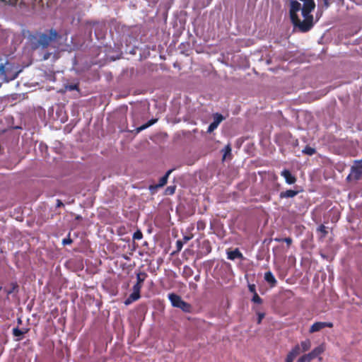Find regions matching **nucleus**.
Here are the masks:
<instances>
[{"label": "nucleus", "mask_w": 362, "mask_h": 362, "mask_svg": "<svg viewBox=\"0 0 362 362\" xmlns=\"http://www.w3.org/2000/svg\"><path fill=\"white\" fill-rule=\"evenodd\" d=\"M315 8L313 0H305L303 6L295 0L290 1V16L295 27L301 32H307L313 25V18L310 14Z\"/></svg>", "instance_id": "nucleus-1"}, {"label": "nucleus", "mask_w": 362, "mask_h": 362, "mask_svg": "<svg viewBox=\"0 0 362 362\" xmlns=\"http://www.w3.org/2000/svg\"><path fill=\"white\" fill-rule=\"evenodd\" d=\"M168 299L173 307L180 308L185 313H189L191 311V305L184 301L180 296L175 293H170L168 294Z\"/></svg>", "instance_id": "nucleus-2"}, {"label": "nucleus", "mask_w": 362, "mask_h": 362, "mask_svg": "<svg viewBox=\"0 0 362 362\" xmlns=\"http://www.w3.org/2000/svg\"><path fill=\"white\" fill-rule=\"evenodd\" d=\"M57 37V33L56 30L51 29L49 30V35L47 34H42L39 36L38 43L43 48L48 46L49 42L54 40Z\"/></svg>", "instance_id": "nucleus-3"}, {"label": "nucleus", "mask_w": 362, "mask_h": 362, "mask_svg": "<svg viewBox=\"0 0 362 362\" xmlns=\"http://www.w3.org/2000/svg\"><path fill=\"white\" fill-rule=\"evenodd\" d=\"M362 174V160L355 161V165L351 167V173L348 176V179L353 177L354 179L358 180Z\"/></svg>", "instance_id": "nucleus-4"}, {"label": "nucleus", "mask_w": 362, "mask_h": 362, "mask_svg": "<svg viewBox=\"0 0 362 362\" xmlns=\"http://www.w3.org/2000/svg\"><path fill=\"white\" fill-rule=\"evenodd\" d=\"M334 325L330 322H316L313 325H311L309 329L310 333H315L320 331L325 327H333Z\"/></svg>", "instance_id": "nucleus-5"}, {"label": "nucleus", "mask_w": 362, "mask_h": 362, "mask_svg": "<svg viewBox=\"0 0 362 362\" xmlns=\"http://www.w3.org/2000/svg\"><path fill=\"white\" fill-rule=\"evenodd\" d=\"M173 171V169H170L168 170L166 173L165 174L164 176H163L158 183L157 185H150L149 187V189L152 192H154L159 187H163L164 185H166L167 182H168V179L170 176V175L172 173V172Z\"/></svg>", "instance_id": "nucleus-6"}, {"label": "nucleus", "mask_w": 362, "mask_h": 362, "mask_svg": "<svg viewBox=\"0 0 362 362\" xmlns=\"http://www.w3.org/2000/svg\"><path fill=\"white\" fill-rule=\"evenodd\" d=\"M223 117L222 115L216 113L214 115V121L209 124L207 132L209 133L212 132L214 130H215L219 124L223 121Z\"/></svg>", "instance_id": "nucleus-7"}, {"label": "nucleus", "mask_w": 362, "mask_h": 362, "mask_svg": "<svg viewBox=\"0 0 362 362\" xmlns=\"http://www.w3.org/2000/svg\"><path fill=\"white\" fill-rule=\"evenodd\" d=\"M10 66V64L6 62L5 65H0V78H4L6 81L14 79L17 76V74H15V75L10 76L7 73V69Z\"/></svg>", "instance_id": "nucleus-8"}, {"label": "nucleus", "mask_w": 362, "mask_h": 362, "mask_svg": "<svg viewBox=\"0 0 362 362\" xmlns=\"http://www.w3.org/2000/svg\"><path fill=\"white\" fill-rule=\"evenodd\" d=\"M227 258L230 260H235L236 259H243L244 257L238 248L232 251H227Z\"/></svg>", "instance_id": "nucleus-9"}, {"label": "nucleus", "mask_w": 362, "mask_h": 362, "mask_svg": "<svg viewBox=\"0 0 362 362\" xmlns=\"http://www.w3.org/2000/svg\"><path fill=\"white\" fill-rule=\"evenodd\" d=\"M281 175L284 177L286 182L288 185L294 184L296 181L295 176H293L288 170H284L281 171Z\"/></svg>", "instance_id": "nucleus-10"}, {"label": "nucleus", "mask_w": 362, "mask_h": 362, "mask_svg": "<svg viewBox=\"0 0 362 362\" xmlns=\"http://www.w3.org/2000/svg\"><path fill=\"white\" fill-rule=\"evenodd\" d=\"M325 351V346L324 344L319 345L318 346L313 349L309 354L311 356V358L314 359L320 356Z\"/></svg>", "instance_id": "nucleus-11"}, {"label": "nucleus", "mask_w": 362, "mask_h": 362, "mask_svg": "<svg viewBox=\"0 0 362 362\" xmlns=\"http://www.w3.org/2000/svg\"><path fill=\"white\" fill-rule=\"evenodd\" d=\"M264 280L269 284L272 287H274L276 284V280L270 271L265 272Z\"/></svg>", "instance_id": "nucleus-12"}, {"label": "nucleus", "mask_w": 362, "mask_h": 362, "mask_svg": "<svg viewBox=\"0 0 362 362\" xmlns=\"http://www.w3.org/2000/svg\"><path fill=\"white\" fill-rule=\"evenodd\" d=\"M140 298V294L132 291V293L129 296V297L125 299L124 303L126 305H129L132 304L133 302L139 300Z\"/></svg>", "instance_id": "nucleus-13"}, {"label": "nucleus", "mask_w": 362, "mask_h": 362, "mask_svg": "<svg viewBox=\"0 0 362 362\" xmlns=\"http://www.w3.org/2000/svg\"><path fill=\"white\" fill-rule=\"evenodd\" d=\"M298 192L292 190V189H288L285 192H281L280 193V197L281 198H292L294 197L298 194Z\"/></svg>", "instance_id": "nucleus-14"}, {"label": "nucleus", "mask_w": 362, "mask_h": 362, "mask_svg": "<svg viewBox=\"0 0 362 362\" xmlns=\"http://www.w3.org/2000/svg\"><path fill=\"white\" fill-rule=\"evenodd\" d=\"M299 345L302 352L307 351L311 347V341L309 339H306L302 341Z\"/></svg>", "instance_id": "nucleus-15"}, {"label": "nucleus", "mask_w": 362, "mask_h": 362, "mask_svg": "<svg viewBox=\"0 0 362 362\" xmlns=\"http://www.w3.org/2000/svg\"><path fill=\"white\" fill-rule=\"evenodd\" d=\"M157 122V119H150L148 122H146V124L141 125V127L136 128V132L139 133L144 129H146V128L149 127L150 126L153 125V124H155L156 122Z\"/></svg>", "instance_id": "nucleus-16"}, {"label": "nucleus", "mask_w": 362, "mask_h": 362, "mask_svg": "<svg viewBox=\"0 0 362 362\" xmlns=\"http://www.w3.org/2000/svg\"><path fill=\"white\" fill-rule=\"evenodd\" d=\"M147 274L144 272H140L136 274V283L142 285L147 277Z\"/></svg>", "instance_id": "nucleus-17"}, {"label": "nucleus", "mask_w": 362, "mask_h": 362, "mask_svg": "<svg viewBox=\"0 0 362 362\" xmlns=\"http://www.w3.org/2000/svg\"><path fill=\"white\" fill-rule=\"evenodd\" d=\"M310 356L309 353L304 354L298 359V362H310L313 360Z\"/></svg>", "instance_id": "nucleus-18"}, {"label": "nucleus", "mask_w": 362, "mask_h": 362, "mask_svg": "<svg viewBox=\"0 0 362 362\" xmlns=\"http://www.w3.org/2000/svg\"><path fill=\"white\" fill-rule=\"evenodd\" d=\"M301 350L299 344H296L292 349L289 351L291 354L295 356L296 357L300 354Z\"/></svg>", "instance_id": "nucleus-19"}, {"label": "nucleus", "mask_w": 362, "mask_h": 362, "mask_svg": "<svg viewBox=\"0 0 362 362\" xmlns=\"http://www.w3.org/2000/svg\"><path fill=\"white\" fill-rule=\"evenodd\" d=\"M302 152L305 154H307V155H309V156H313L315 153V149L310 147V146H307L303 151Z\"/></svg>", "instance_id": "nucleus-20"}, {"label": "nucleus", "mask_w": 362, "mask_h": 362, "mask_svg": "<svg viewBox=\"0 0 362 362\" xmlns=\"http://www.w3.org/2000/svg\"><path fill=\"white\" fill-rule=\"evenodd\" d=\"M175 192V186H168L165 189V194L168 195H172Z\"/></svg>", "instance_id": "nucleus-21"}, {"label": "nucleus", "mask_w": 362, "mask_h": 362, "mask_svg": "<svg viewBox=\"0 0 362 362\" xmlns=\"http://www.w3.org/2000/svg\"><path fill=\"white\" fill-rule=\"evenodd\" d=\"M317 230L321 233L322 238L325 237L327 233L325 226L323 225L320 226L317 228Z\"/></svg>", "instance_id": "nucleus-22"}, {"label": "nucleus", "mask_w": 362, "mask_h": 362, "mask_svg": "<svg viewBox=\"0 0 362 362\" xmlns=\"http://www.w3.org/2000/svg\"><path fill=\"white\" fill-rule=\"evenodd\" d=\"M143 238V234L141 232V230H138L133 234V239L134 240H141Z\"/></svg>", "instance_id": "nucleus-23"}, {"label": "nucleus", "mask_w": 362, "mask_h": 362, "mask_svg": "<svg viewBox=\"0 0 362 362\" xmlns=\"http://www.w3.org/2000/svg\"><path fill=\"white\" fill-rule=\"evenodd\" d=\"M142 285L140 284L136 283L132 288L133 292L137 293L140 294L141 289Z\"/></svg>", "instance_id": "nucleus-24"}, {"label": "nucleus", "mask_w": 362, "mask_h": 362, "mask_svg": "<svg viewBox=\"0 0 362 362\" xmlns=\"http://www.w3.org/2000/svg\"><path fill=\"white\" fill-rule=\"evenodd\" d=\"M13 334L16 337H20L23 334V332L18 328H14L13 329Z\"/></svg>", "instance_id": "nucleus-25"}, {"label": "nucleus", "mask_w": 362, "mask_h": 362, "mask_svg": "<svg viewBox=\"0 0 362 362\" xmlns=\"http://www.w3.org/2000/svg\"><path fill=\"white\" fill-rule=\"evenodd\" d=\"M252 301L256 303H261L262 299L257 293H255V295L252 297Z\"/></svg>", "instance_id": "nucleus-26"}, {"label": "nucleus", "mask_w": 362, "mask_h": 362, "mask_svg": "<svg viewBox=\"0 0 362 362\" xmlns=\"http://www.w3.org/2000/svg\"><path fill=\"white\" fill-rule=\"evenodd\" d=\"M295 358H296V356L288 352V354L286 358V362H293Z\"/></svg>", "instance_id": "nucleus-27"}, {"label": "nucleus", "mask_w": 362, "mask_h": 362, "mask_svg": "<svg viewBox=\"0 0 362 362\" xmlns=\"http://www.w3.org/2000/svg\"><path fill=\"white\" fill-rule=\"evenodd\" d=\"M295 358H296V356L288 352V354L286 358V362H293Z\"/></svg>", "instance_id": "nucleus-28"}, {"label": "nucleus", "mask_w": 362, "mask_h": 362, "mask_svg": "<svg viewBox=\"0 0 362 362\" xmlns=\"http://www.w3.org/2000/svg\"><path fill=\"white\" fill-rule=\"evenodd\" d=\"M258 315V317H257V323L258 324H260L262 322V319L264 317V313H259L257 314Z\"/></svg>", "instance_id": "nucleus-29"}, {"label": "nucleus", "mask_w": 362, "mask_h": 362, "mask_svg": "<svg viewBox=\"0 0 362 362\" xmlns=\"http://www.w3.org/2000/svg\"><path fill=\"white\" fill-rule=\"evenodd\" d=\"M72 243V240L70 238H64L62 240V244L64 245H69Z\"/></svg>", "instance_id": "nucleus-30"}, {"label": "nucleus", "mask_w": 362, "mask_h": 362, "mask_svg": "<svg viewBox=\"0 0 362 362\" xmlns=\"http://www.w3.org/2000/svg\"><path fill=\"white\" fill-rule=\"evenodd\" d=\"M183 244L181 240H177L176 242V247L178 251L181 250L182 248Z\"/></svg>", "instance_id": "nucleus-31"}, {"label": "nucleus", "mask_w": 362, "mask_h": 362, "mask_svg": "<svg viewBox=\"0 0 362 362\" xmlns=\"http://www.w3.org/2000/svg\"><path fill=\"white\" fill-rule=\"evenodd\" d=\"M284 242H285L288 245H290L292 243V239L291 238H284Z\"/></svg>", "instance_id": "nucleus-32"}, {"label": "nucleus", "mask_w": 362, "mask_h": 362, "mask_svg": "<svg viewBox=\"0 0 362 362\" xmlns=\"http://www.w3.org/2000/svg\"><path fill=\"white\" fill-rule=\"evenodd\" d=\"M225 150H226V152H225V153H224V155H223V158H225V157L226 156L227 153H230V151H231V149H230V146H227L225 148Z\"/></svg>", "instance_id": "nucleus-33"}, {"label": "nucleus", "mask_w": 362, "mask_h": 362, "mask_svg": "<svg viewBox=\"0 0 362 362\" xmlns=\"http://www.w3.org/2000/svg\"><path fill=\"white\" fill-rule=\"evenodd\" d=\"M69 90H76L77 89V86L76 85H71L68 87Z\"/></svg>", "instance_id": "nucleus-34"}, {"label": "nucleus", "mask_w": 362, "mask_h": 362, "mask_svg": "<svg viewBox=\"0 0 362 362\" xmlns=\"http://www.w3.org/2000/svg\"><path fill=\"white\" fill-rule=\"evenodd\" d=\"M274 240H275L276 242L280 243V242H283L284 238H274Z\"/></svg>", "instance_id": "nucleus-35"}, {"label": "nucleus", "mask_w": 362, "mask_h": 362, "mask_svg": "<svg viewBox=\"0 0 362 362\" xmlns=\"http://www.w3.org/2000/svg\"><path fill=\"white\" fill-rule=\"evenodd\" d=\"M189 239H190L189 237H187V236L184 237V240H185V242L188 241Z\"/></svg>", "instance_id": "nucleus-36"}, {"label": "nucleus", "mask_w": 362, "mask_h": 362, "mask_svg": "<svg viewBox=\"0 0 362 362\" xmlns=\"http://www.w3.org/2000/svg\"><path fill=\"white\" fill-rule=\"evenodd\" d=\"M57 202H58V204H57L58 206H60L61 205H62V203L59 200H57Z\"/></svg>", "instance_id": "nucleus-37"}, {"label": "nucleus", "mask_w": 362, "mask_h": 362, "mask_svg": "<svg viewBox=\"0 0 362 362\" xmlns=\"http://www.w3.org/2000/svg\"><path fill=\"white\" fill-rule=\"evenodd\" d=\"M327 1H328V0H324L325 4L326 6H328V2H327Z\"/></svg>", "instance_id": "nucleus-38"}, {"label": "nucleus", "mask_w": 362, "mask_h": 362, "mask_svg": "<svg viewBox=\"0 0 362 362\" xmlns=\"http://www.w3.org/2000/svg\"><path fill=\"white\" fill-rule=\"evenodd\" d=\"M361 323H362V320H361Z\"/></svg>", "instance_id": "nucleus-39"}]
</instances>
